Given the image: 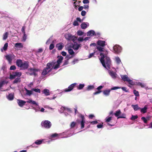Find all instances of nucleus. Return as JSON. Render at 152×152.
<instances>
[{"mask_svg":"<svg viewBox=\"0 0 152 152\" xmlns=\"http://www.w3.org/2000/svg\"><path fill=\"white\" fill-rule=\"evenodd\" d=\"M41 125L42 127L48 129L50 128L52 125V124L49 121L45 120L42 122Z\"/></svg>","mask_w":152,"mask_h":152,"instance_id":"nucleus-6","label":"nucleus"},{"mask_svg":"<svg viewBox=\"0 0 152 152\" xmlns=\"http://www.w3.org/2000/svg\"><path fill=\"white\" fill-rule=\"evenodd\" d=\"M148 107L146 105L144 106L143 108H141L140 109V112L143 113H145L147 112Z\"/></svg>","mask_w":152,"mask_h":152,"instance_id":"nucleus-27","label":"nucleus"},{"mask_svg":"<svg viewBox=\"0 0 152 152\" xmlns=\"http://www.w3.org/2000/svg\"><path fill=\"white\" fill-rule=\"evenodd\" d=\"M8 46V43H6L4 46L3 47L2 49H1V52L3 51V49L5 51L7 50V47Z\"/></svg>","mask_w":152,"mask_h":152,"instance_id":"nucleus-41","label":"nucleus"},{"mask_svg":"<svg viewBox=\"0 0 152 152\" xmlns=\"http://www.w3.org/2000/svg\"><path fill=\"white\" fill-rule=\"evenodd\" d=\"M73 42V44H72V48L75 50H77L81 48V45L80 44H78L75 41Z\"/></svg>","mask_w":152,"mask_h":152,"instance_id":"nucleus-10","label":"nucleus"},{"mask_svg":"<svg viewBox=\"0 0 152 152\" xmlns=\"http://www.w3.org/2000/svg\"><path fill=\"white\" fill-rule=\"evenodd\" d=\"M76 124V123L74 122H73L70 125V129L69 131H67L68 133L67 134H68L66 137H64L62 138H66L69 137L74 134L73 129L75 126Z\"/></svg>","mask_w":152,"mask_h":152,"instance_id":"nucleus-5","label":"nucleus"},{"mask_svg":"<svg viewBox=\"0 0 152 152\" xmlns=\"http://www.w3.org/2000/svg\"><path fill=\"white\" fill-rule=\"evenodd\" d=\"M17 102L20 107H22L26 103V101L20 99H18Z\"/></svg>","mask_w":152,"mask_h":152,"instance_id":"nucleus-12","label":"nucleus"},{"mask_svg":"<svg viewBox=\"0 0 152 152\" xmlns=\"http://www.w3.org/2000/svg\"><path fill=\"white\" fill-rule=\"evenodd\" d=\"M26 102L30 104H32L37 106V107L34 106L33 107V109L35 110V112H36L39 111L40 108L39 107L38 103L36 101L32 100L31 99H29L26 101Z\"/></svg>","mask_w":152,"mask_h":152,"instance_id":"nucleus-3","label":"nucleus"},{"mask_svg":"<svg viewBox=\"0 0 152 152\" xmlns=\"http://www.w3.org/2000/svg\"><path fill=\"white\" fill-rule=\"evenodd\" d=\"M95 32L93 30H91L87 32V36H92L94 35Z\"/></svg>","mask_w":152,"mask_h":152,"instance_id":"nucleus-28","label":"nucleus"},{"mask_svg":"<svg viewBox=\"0 0 152 152\" xmlns=\"http://www.w3.org/2000/svg\"><path fill=\"white\" fill-rule=\"evenodd\" d=\"M60 64L59 63H57L55 65H54L55 64L51 67V68H52V70L53 69H56L58 68H59V66H60Z\"/></svg>","mask_w":152,"mask_h":152,"instance_id":"nucleus-32","label":"nucleus"},{"mask_svg":"<svg viewBox=\"0 0 152 152\" xmlns=\"http://www.w3.org/2000/svg\"><path fill=\"white\" fill-rule=\"evenodd\" d=\"M79 21L80 23L82 22V20L80 18L78 17L76 18V20L74 21L73 25L74 26H78L79 25V23L78 22Z\"/></svg>","mask_w":152,"mask_h":152,"instance_id":"nucleus-20","label":"nucleus"},{"mask_svg":"<svg viewBox=\"0 0 152 152\" xmlns=\"http://www.w3.org/2000/svg\"><path fill=\"white\" fill-rule=\"evenodd\" d=\"M29 65L28 62L26 61H24L22 65V67H20L23 69H27Z\"/></svg>","mask_w":152,"mask_h":152,"instance_id":"nucleus-17","label":"nucleus"},{"mask_svg":"<svg viewBox=\"0 0 152 152\" xmlns=\"http://www.w3.org/2000/svg\"><path fill=\"white\" fill-rule=\"evenodd\" d=\"M65 38L69 41H72L73 42L77 39V38L75 36H72L70 34H66Z\"/></svg>","mask_w":152,"mask_h":152,"instance_id":"nucleus-7","label":"nucleus"},{"mask_svg":"<svg viewBox=\"0 0 152 152\" xmlns=\"http://www.w3.org/2000/svg\"><path fill=\"white\" fill-rule=\"evenodd\" d=\"M8 35V33L6 32L3 35V39L4 40H6L7 38Z\"/></svg>","mask_w":152,"mask_h":152,"instance_id":"nucleus-43","label":"nucleus"},{"mask_svg":"<svg viewBox=\"0 0 152 152\" xmlns=\"http://www.w3.org/2000/svg\"><path fill=\"white\" fill-rule=\"evenodd\" d=\"M77 35L79 36H82L84 34V32L80 30H79L77 32Z\"/></svg>","mask_w":152,"mask_h":152,"instance_id":"nucleus-45","label":"nucleus"},{"mask_svg":"<svg viewBox=\"0 0 152 152\" xmlns=\"http://www.w3.org/2000/svg\"><path fill=\"white\" fill-rule=\"evenodd\" d=\"M133 93L136 96H139V94L138 91H137L136 90L134 89L133 90Z\"/></svg>","mask_w":152,"mask_h":152,"instance_id":"nucleus-46","label":"nucleus"},{"mask_svg":"<svg viewBox=\"0 0 152 152\" xmlns=\"http://www.w3.org/2000/svg\"><path fill=\"white\" fill-rule=\"evenodd\" d=\"M14 73H15L16 77L18 76V77H20L22 75L21 72H15Z\"/></svg>","mask_w":152,"mask_h":152,"instance_id":"nucleus-49","label":"nucleus"},{"mask_svg":"<svg viewBox=\"0 0 152 152\" xmlns=\"http://www.w3.org/2000/svg\"><path fill=\"white\" fill-rule=\"evenodd\" d=\"M77 85L76 83H72L69 85L67 88L64 89V91L65 92H69L71 91L74 88V87Z\"/></svg>","mask_w":152,"mask_h":152,"instance_id":"nucleus-9","label":"nucleus"},{"mask_svg":"<svg viewBox=\"0 0 152 152\" xmlns=\"http://www.w3.org/2000/svg\"><path fill=\"white\" fill-rule=\"evenodd\" d=\"M16 69V67L15 65H12L11 66L10 68V70H15Z\"/></svg>","mask_w":152,"mask_h":152,"instance_id":"nucleus-61","label":"nucleus"},{"mask_svg":"<svg viewBox=\"0 0 152 152\" xmlns=\"http://www.w3.org/2000/svg\"><path fill=\"white\" fill-rule=\"evenodd\" d=\"M66 107H61L60 109L59 110L61 113H64L65 111Z\"/></svg>","mask_w":152,"mask_h":152,"instance_id":"nucleus-52","label":"nucleus"},{"mask_svg":"<svg viewBox=\"0 0 152 152\" xmlns=\"http://www.w3.org/2000/svg\"><path fill=\"white\" fill-rule=\"evenodd\" d=\"M85 86V84L84 83L80 84L78 86L77 89L78 90H81Z\"/></svg>","mask_w":152,"mask_h":152,"instance_id":"nucleus-38","label":"nucleus"},{"mask_svg":"<svg viewBox=\"0 0 152 152\" xmlns=\"http://www.w3.org/2000/svg\"><path fill=\"white\" fill-rule=\"evenodd\" d=\"M127 82L131 86L135 85V82H133L132 80L130 79L129 78Z\"/></svg>","mask_w":152,"mask_h":152,"instance_id":"nucleus-40","label":"nucleus"},{"mask_svg":"<svg viewBox=\"0 0 152 152\" xmlns=\"http://www.w3.org/2000/svg\"><path fill=\"white\" fill-rule=\"evenodd\" d=\"M43 141V140H37L34 142V143L36 145H40L42 143Z\"/></svg>","mask_w":152,"mask_h":152,"instance_id":"nucleus-36","label":"nucleus"},{"mask_svg":"<svg viewBox=\"0 0 152 152\" xmlns=\"http://www.w3.org/2000/svg\"><path fill=\"white\" fill-rule=\"evenodd\" d=\"M57 58H58V59L57 61V63L61 64L62 62V60L63 59V57L61 56H58Z\"/></svg>","mask_w":152,"mask_h":152,"instance_id":"nucleus-31","label":"nucleus"},{"mask_svg":"<svg viewBox=\"0 0 152 152\" xmlns=\"http://www.w3.org/2000/svg\"><path fill=\"white\" fill-rule=\"evenodd\" d=\"M94 35L97 37H99L101 35V33L99 32H95Z\"/></svg>","mask_w":152,"mask_h":152,"instance_id":"nucleus-57","label":"nucleus"},{"mask_svg":"<svg viewBox=\"0 0 152 152\" xmlns=\"http://www.w3.org/2000/svg\"><path fill=\"white\" fill-rule=\"evenodd\" d=\"M138 118V116L137 115H132L131 118V119L132 120H134Z\"/></svg>","mask_w":152,"mask_h":152,"instance_id":"nucleus-55","label":"nucleus"},{"mask_svg":"<svg viewBox=\"0 0 152 152\" xmlns=\"http://www.w3.org/2000/svg\"><path fill=\"white\" fill-rule=\"evenodd\" d=\"M43 94H44L45 96H48L50 95V91L47 89H44L42 91Z\"/></svg>","mask_w":152,"mask_h":152,"instance_id":"nucleus-26","label":"nucleus"},{"mask_svg":"<svg viewBox=\"0 0 152 152\" xmlns=\"http://www.w3.org/2000/svg\"><path fill=\"white\" fill-rule=\"evenodd\" d=\"M95 53V52L94 51L93 53H90L88 56V58H91L94 55Z\"/></svg>","mask_w":152,"mask_h":152,"instance_id":"nucleus-62","label":"nucleus"},{"mask_svg":"<svg viewBox=\"0 0 152 152\" xmlns=\"http://www.w3.org/2000/svg\"><path fill=\"white\" fill-rule=\"evenodd\" d=\"M121 77L124 81H127L129 78L128 77V76L126 75H121Z\"/></svg>","mask_w":152,"mask_h":152,"instance_id":"nucleus-25","label":"nucleus"},{"mask_svg":"<svg viewBox=\"0 0 152 152\" xmlns=\"http://www.w3.org/2000/svg\"><path fill=\"white\" fill-rule=\"evenodd\" d=\"M27 39V35L26 34H23V36L22 38V41L24 42L26 41Z\"/></svg>","mask_w":152,"mask_h":152,"instance_id":"nucleus-50","label":"nucleus"},{"mask_svg":"<svg viewBox=\"0 0 152 152\" xmlns=\"http://www.w3.org/2000/svg\"><path fill=\"white\" fill-rule=\"evenodd\" d=\"M115 61L118 64H122L120 58L118 56L115 57Z\"/></svg>","mask_w":152,"mask_h":152,"instance_id":"nucleus-33","label":"nucleus"},{"mask_svg":"<svg viewBox=\"0 0 152 152\" xmlns=\"http://www.w3.org/2000/svg\"><path fill=\"white\" fill-rule=\"evenodd\" d=\"M68 52L70 55L72 56H74L75 52L71 48H69L68 49Z\"/></svg>","mask_w":152,"mask_h":152,"instance_id":"nucleus-35","label":"nucleus"},{"mask_svg":"<svg viewBox=\"0 0 152 152\" xmlns=\"http://www.w3.org/2000/svg\"><path fill=\"white\" fill-rule=\"evenodd\" d=\"M30 72L29 73V74L30 75H33L34 76H36L37 74L38 70L37 69L30 68L29 69Z\"/></svg>","mask_w":152,"mask_h":152,"instance_id":"nucleus-11","label":"nucleus"},{"mask_svg":"<svg viewBox=\"0 0 152 152\" xmlns=\"http://www.w3.org/2000/svg\"><path fill=\"white\" fill-rule=\"evenodd\" d=\"M105 42L104 41L99 40L97 42V44L99 46L104 47L105 45Z\"/></svg>","mask_w":152,"mask_h":152,"instance_id":"nucleus-19","label":"nucleus"},{"mask_svg":"<svg viewBox=\"0 0 152 152\" xmlns=\"http://www.w3.org/2000/svg\"><path fill=\"white\" fill-rule=\"evenodd\" d=\"M112 119V117H107L105 118V121L106 122H109Z\"/></svg>","mask_w":152,"mask_h":152,"instance_id":"nucleus-51","label":"nucleus"},{"mask_svg":"<svg viewBox=\"0 0 152 152\" xmlns=\"http://www.w3.org/2000/svg\"><path fill=\"white\" fill-rule=\"evenodd\" d=\"M16 76L15 74V73L14 72L12 74H10V79H12L15 78Z\"/></svg>","mask_w":152,"mask_h":152,"instance_id":"nucleus-47","label":"nucleus"},{"mask_svg":"<svg viewBox=\"0 0 152 152\" xmlns=\"http://www.w3.org/2000/svg\"><path fill=\"white\" fill-rule=\"evenodd\" d=\"M121 88L118 86H115L112 88L110 90H115L117 89H120Z\"/></svg>","mask_w":152,"mask_h":152,"instance_id":"nucleus-54","label":"nucleus"},{"mask_svg":"<svg viewBox=\"0 0 152 152\" xmlns=\"http://www.w3.org/2000/svg\"><path fill=\"white\" fill-rule=\"evenodd\" d=\"M111 90L110 89H106L103 91V94L104 96H108L110 95Z\"/></svg>","mask_w":152,"mask_h":152,"instance_id":"nucleus-16","label":"nucleus"},{"mask_svg":"<svg viewBox=\"0 0 152 152\" xmlns=\"http://www.w3.org/2000/svg\"><path fill=\"white\" fill-rule=\"evenodd\" d=\"M104 86H100L96 88V89L98 90V91H102L101 90L104 87Z\"/></svg>","mask_w":152,"mask_h":152,"instance_id":"nucleus-56","label":"nucleus"},{"mask_svg":"<svg viewBox=\"0 0 152 152\" xmlns=\"http://www.w3.org/2000/svg\"><path fill=\"white\" fill-rule=\"evenodd\" d=\"M6 59L8 61L9 63L11 64L12 62L13 56L11 55H8L5 56Z\"/></svg>","mask_w":152,"mask_h":152,"instance_id":"nucleus-18","label":"nucleus"},{"mask_svg":"<svg viewBox=\"0 0 152 152\" xmlns=\"http://www.w3.org/2000/svg\"><path fill=\"white\" fill-rule=\"evenodd\" d=\"M145 83H142L139 81H136V82H135V85H136L138 86H140L142 88H143V87H145Z\"/></svg>","mask_w":152,"mask_h":152,"instance_id":"nucleus-23","label":"nucleus"},{"mask_svg":"<svg viewBox=\"0 0 152 152\" xmlns=\"http://www.w3.org/2000/svg\"><path fill=\"white\" fill-rule=\"evenodd\" d=\"M56 47L58 48V50H61L64 47V45H63V43L61 42L57 44L56 45Z\"/></svg>","mask_w":152,"mask_h":152,"instance_id":"nucleus-24","label":"nucleus"},{"mask_svg":"<svg viewBox=\"0 0 152 152\" xmlns=\"http://www.w3.org/2000/svg\"><path fill=\"white\" fill-rule=\"evenodd\" d=\"M89 123L93 125L96 124L98 123L97 121H94L89 122Z\"/></svg>","mask_w":152,"mask_h":152,"instance_id":"nucleus-63","label":"nucleus"},{"mask_svg":"<svg viewBox=\"0 0 152 152\" xmlns=\"http://www.w3.org/2000/svg\"><path fill=\"white\" fill-rule=\"evenodd\" d=\"M15 47L17 48H22L23 47V45L22 43L17 42L15 44Z\"/></svg>","mask_w":152,"mask_h":152,"instance_id":"nucleus-34","label":"nucleus"},{"mask_svg":"<svg viewBox=\"0 0 152 152\" xmlns=\"http://www.w3.org/2000/svg\"><path fill=\"white\" fill-rule=\"evenodd\" d=\"M32 91H35L36 92L40 93V90L39 88H33L32 89Z\"/></svg>","mask_w":152,"mask_h":152,"instance_id":"nucleus-48","label":"nucleus"},{"mask_svg":"<svg viewBox=\"0 0 152 152\" xmlns=\"http://www.w3.org/2000/svg\"><path fill=\"white\" fill-rule=\"evenodd\" d=\"M78 41L80 42H82L84 41V39L83 37H80L77 39Z\"/></svg>","mask_w":152,"mask_h":152,"instance_id":"nucleus-58","label":"nucleus"},{"mask_svg":"<svg viewBox=\"0 0 152 152\" xmlns=\"http://www.w3.org/2000/svg\"><path fill=\"white\" fill-rule=\"evenodd\" d=\"M121 110H118L115 112L114 114L116 117L118 118V117L119 116V115L121 114Z\"/></svg>","mask_w":152,"mask_h":152,"instance_id":"nucleus-37","label":"nucleus"},{"mask_svg":"<svg viewBox=\"0 0 152 152\" xmlns=\"http://www.w3.org/2000/svg\"><path fill=\"white\" fill-rule=\"evenodd\" d=\"M80 117L81 118V121H80V125L81 129H82L84 128L85 126V120L84 116L82 115H81Z\"/></svg>","mask_w":152,"mask_h":152,"instance_id":"nucleus-15","label":"nucleus"},{"mask_svg":"<svg viewBox=\"0 0 152 152\" xmlns=\"http://www.w3.org/2000/svg\"><path fill=\"white\" fill-rule=\"evenodd\" d=\"M141 119L143 121L144 123H146L147 122V121L145 117H142L141 118Z\"/></svg>","mask_w":152,"mask_h":152,"instance_id":"nucleus-60","label":"nucleus"},{"mask_svg":"<svg viewBox=\"0 0 152 152\" xmlns=\"http://www.w3.org/2000/svg\"><path fill=\"white\" fill-rule=\"evenodd\" d=\"M25 90L26 91V94L27 96H30L33 94V91L32 90H29L27 88H25Z\"/></svg>","mask_w":152,"mask_h":152,"instance_id":"nucleus-29","label":"nucleus"},{"mask_svg":"<svg viewBox=\"0 0 152 152\" xmlns=\"http://www.w3.org/2000/svg\"><path fill=\"white\" fill-rule=\"evenodd\" d=\"M94 88V85H89L87 86L86 90L89 91L93 89Z\"/></svg>","mask_w":152,"mask_h":152,"instance_id":"nucleus-39","label":"nucleus"},{"mask_svg":"<svg viewBox=\"0 0 152 152\" xmlns=\"http://www.w3.org/2000/svg\"><path fill=\"white\" fill-rule=\"evenodd\" d=\"M23 63L22 61L20 59H17L16 61V64L19 67H22V65Z\"/></svg>","mask_w":152,"mask_h":152,"instance_id":"nucleus-22","label":"nucleus"},{"mask_svg":"<svg viewBox=\"0 0 152 152\" xmlns=\"http://www.w3.org/2000/svg\"><path fill=\"white\" fill-rule=\"evenodd\" d=\"M55 63V62L54 61L48 63L47 64L46 67L43 69L42 73V75L45 76L48 73L51 71L52 70L51 67Z\"/></svg>","mask_w":152,"mask_h":152,"instance_id":"nucleus-2","label":"nucleus"},{"mask_svg":"<svg viewBox=\"0 0 152 152\" xmlns=\"http://www.w3.org/2000/svg\"><path fill=\"white\" fill-rule=\"evenodd\" d=\"M89 26V23L88 22H83L81 25V27L83 29H86Z\"/></svg>","mask_w":152,"mask_h":152,"instance_id":"nucleus-21","label":"nucleus"},{"mask_svg":"<svg viewBox=\"0 0 152 152\" xmlns=\"http://www.w3.org/2000/svg\"><path fill=\"white\" fill-rule=\"evenodd\" d=\"M60 134H58L57 133H55L52 134L50 136L52 138H54L56 137L58 138V137L59 136Z\"/></svg>","mask_w":152,"mask_h":152,"instance_id":"nucleus-42","label":"nucleus"},{"mask_svg":"<svg viewBox=\"0 0 152 152\" xmlns=\"http://www.w3.org/2000/svg\"><path fill=\"white\" fill-rule=\"evenodd\" d=\"M54 45L53 44L51 43L50 45L49 49L52 50L54 48Z\"/></svg>","mask_w":152,"mask_h":152,"instance_id":"nucleus-59","label":"nucleus"},{"mask_svg":"<svg viewBox=\"0 0 152 152\" xmlns=\"http://www.w3.org/2000/svg\"><path fill=\"white\" fill-rule=\"evenodd\" d=\"M97 49L98 50L102 52H103L104 50H103V48L100 46H98L97 47Z\"/></svg>","mask_w":152,"mask_h":152,"instance_id":"nucleus-53","label":"nucleus"},{"mask_svg":"<svg viewBox=\"0 0 152 152\" xmlns=\"http://www.w3.org/2000/svg\"><path fill=\"white\" fill-rule=\"evenodd\" d=\"M122 49L121 47L119 45H116L113 47V52L115 53L119 54L121 52Z\"/></svg>","mask_w":152,"mask_h":152,"instance_id":"nucleus-8","label":"nucleus"},{"mask_svg":"<svg viewBox=\"0 0 152 152\" xmlns=\"http://www.w3.org/2000/svg\"><path fill=\"white\" fill-rule=\"evenodd\" d=\"M6 97L9 101L12 100L14 98V96L13 93H11L9 94L8 95H6Z\"/></svg>","mask_w":152,"mask_h":152,"instance_id":"nucleus-14","label":"nucleus"},{"mask_svg":"<svg viewBox=\"0 0 152 152\" xmlns=\"http://www.w3.org/2000/svg\"><path fill=\"white\" fill-rule=\"evenodd\" d=\"M8 81L5 80L0 81V91H5L8 90V89L5 88L7 85Z\"/></svg>","mask_w":152,"mask_h":152,"instance_id":"nucleus-4","label":"nucleus"},{"mask_svg":"<svg viewBox=\"0 0 152 152\" xmlns=\"http://www.w3.org/2000/svg\"><path fill=\"white\" fill-rule=\"evenodd\" d=\"M20 81V79L19 77H18L16 78L13 82L14 84L17 83Z\"/></svg>","mask_w":152,"mask_h":152,"instance_id":"nucleus-44","label":"nucleus"},{"mask_svg":"<svg viewBox=\"0 0 152 152\" xmlns=\"http://www.w3.org/2000/svg\"><path fill=\"white\" fill-rule=\"evenodd\" d=\"M132 107L133 108L135 111H137L138 110H140L141 108L138 106V104H135L132 105Z\"/></svg>","mask_w":152,"mask_h":152,"instance_id":"nucleus-30","label":"nucleus"},{"mask_svg":"<svg viewBox=\"0 0 152 152\" xmlns=\"http://www.w3.org/2000/svg\"><path fill=\"white\" fill-rule=\"evenodd\" d=\"M108 52L107 50H104L100 53L101 58H99L102 66L106 69H110L111 65V61L110 58L107 56Z\"/></svg>","mask_w":152,"mask_h":152,"instance_id":"nucleus-1","label":"nucleus"},{"mask_svg":"<svg viewBox=\"0 0 152 152\" xmlns=\"http://www.w3.org/2000/svg\"><path fill=\"white\" fill-rule=\"evenodd\" d=\"M125 115L123 114L119 116L117 118V119L119 118H125Z\"/></svg>","mask_w":152,"mask_h":152,"instance_id":"nucleus-64","label":"nucleus"},{"mask_svg":"<svg viewBox=\"0 0 152 152\" xmlns=\"http://www.w3.org/2000/svg\"><path fill=\"white\" fill-rule=\"evenodd\" d=\"M108 72L112 78L113 79H115L116 78L117 75L115 72L110 70H108Z\"/></svg>","mask_w":152,"mask_h":152,"instance_id":"nucleus-13","label":"nucleus"}]
</instances>
